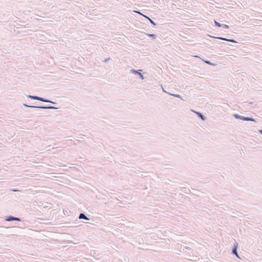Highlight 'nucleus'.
Here are the masks:
<instances>
[{"instance_id":"f03ea898","label":"nucleus","mask_w":262,"mask_h":262,"mask_svg":"<svg viewBox=\"0 0 262 262\" xmlns=\"http://www.w3.org/2000/svg\"><path fill=\"white\" fill-rule=\"evenodd\" d=\"M233 116H234V117L235 119H240V120H242L243 121H247L256 122L255 119L252 117L242 116L237 114H234Z\"/></svg>"},{"instance_id":"f8f14e48","label":"nucleus","mask_w":262,"mask_h":262,"mask_svg":"<svg viewBox=\"0 0 262 262\" xmlns=\"http://www.w3.org/2000/svg\"><path fill=\"white\" fill-rule=\"evenodd\" d=\"M214 23H215V26L217 27H221V23H219L218 21H216V20H214Z\"/></svg>"},{"instance_id":"2eb2a0df","label":"nucleus","mask_w":262,"mask_h":262,"mask_svg":"<svg viewBox=\"0 0 262 262\" xmlns=\"http://www.w3.org/2000/svg\"><path fill=\"white\" fill-rule=\"evenodd\" d=\"M221 25H222L221 26L222 27H223V28H224L225 29H229V26H228L227 25L222 24Z\"/></svg>"},{"instance_id":"6ab92c4d","label":"nucleus","mask_w":262,"mask_h":262,"mask_svg":"<svg viewBox=\"0 0 262 262\" xmlns=\"http://www.w3.org/2000/svg\"><path fill=\"white\" fill-rule=\"evenodd\" d=\"M205 62L209 65L212 64V63L210 61L206 60V61H205Z\"/></svg>"},{"instance_id":"6e6552de","label":"nucleus","mask_w":262,"mask_h":262,"mask_svg":"<svg viewBox=\"0 0 262 262\" xmlns=\"http://www.w3.org/2000/svg\"><path fill=\"white\" fill-rule=\"evenodd\" d=\"M79 219H83L85 220H89L90 219L85 215V214L84 213H80L79 217Z\"/></svg>"},{"instance_id":"7ed1b4c3","label":"nucleus","mask_w":262,"mask_h":262,"mask_svg":"<svg viewBox=\"0 0 262 262\" xmlns=\"http://www.w3.org/2000/svg\"><path fill=\"white\" fill-rule=\"evenodd\" d=\"M27 97L31 99L39 100L45 102L49 101L48 99L37 96L28 95Z\"/></svg>"},{"instance_id":"ddd939ff","label":"nucleus","mask_w":262,"mask_h":262,"mask_svg":"<svg viewBox=\"0 0 262 262\" xmlns=\"http://www.w3.org/2000/svg\"><path fill=\"white\" fill-rule=\"evenodd\" d=\"M213 37L215 38V37ZM215 38H217V39H221V40H222L227 41L228 40L227 38H224V37H215Z\"/></svg>"},{"instance_id":"f3484780","label":"nucleus","mask_w":262,"mask_h":262,"mask_svg":"<svg viewBox=\"0 0 262 262\" xmlns=\"http://www.w3.org/2000/svg\"><path fill=\"white\" fill-rule=\"evenodd\" d=\"M171 95L175 97H177V98H181V96L179 95V94H170Z\"/></svg>"},{"instance_id":"bb28decb","label":"nucleus","mask_w":262,"mask_h":262,"mask_svg":"<svg viewBox=\"0 0 262 262\" xmlns=\"http://www.w3.org/2000/svg\"><path fill=\"white\" fill-rule=\"evenodd\" d=\"M63 212L64 214H65V213H64V209H63Z\"/></svg>"},{"instance_id":"a878e982","label":"nucleus","mask_w":262,"mask_h":262,"mask_svg":"<svg viewBox=\"0 0 262 262\" xmlns=\"http://www.w3.org/2000/svg\"><path fill=\"white\" fill-rule=\"evenodd\" d=\"M259 132L262 135V129L259 130Z\"/></svg>"},{"instance_id":"423d86ee","label":"nucleus","mask_w":262,"mask_h":262,"mask_svg":"<svg viewBox=\"0 0 262 262\" xmlns=\"http://www.w3.org/2000/svg\"><path fill=\"white\" fill-rule=\"evenodd\" d=\"M237 247H238V244H237V243L236 242L234 244L233 247L232 248V253L233 255H236V256L237 257L239 258L238 254L237 253Z\"/></svg>"},{"instance_id":"1a4fd4ad","label":"nucleus","mask_w":262,"mask_h":262,"mask_svg":"<svg viewBox=\"0 0 262 262\" xmlns=\"http://www.w3.org/2000/svg\"><path fill=\"white\" fill-rule=\"evenodd\" d=\"M198 116L201 118L202 120L204 121L206 120V117L201 113L200 112H196Z\"/></svg>"},{"instance_id":"0eeeda50","label":"nucleus","mask_w":262,"mask_h":262,"mask_svg":"<svg viewBox=\"0 0 262 262\" xmlns=\"http://www.w3.org/2000/svg\"><path fill=\"white\" fill-rule=\"evenodd\" d=\"M40 108L44 110H54L57 108L53 106H41L40 107Z\"/></svg>"},{"instance_id":"aec40b11","label":"nucleus","mask_w":262,"mask_h":262,"mask_svg":"<svg viewBox=\"0 0 262 262\" xmlns=\"http://www.w3.org/2000/svg\"><path fill=\"white\" fill-rule=\"evenodd\" d=\"M48 101H46V102H49V103H52V104H55V102H53V101H51L50 100L48 99Z\"/></svg>"},{"instance_id":"f257e3e1","label":"nucleus","mask_w":262,"mask_h":262,"mask_svg":"<svg viewBox=\"0 0 262 262\" xmlns=\"http://www.w3.org/2000/svg\"><path fill=\"white\" fill-rule=\"evenodd\" d=\"M67 217V228L72 227H77L76 222L78 221V218L76 217V214H72L71 216L68 215Z\"/></svg>"},{"instance_id":"4be33fe9","label":"nucleus","mask_w":262,"mask_h":262,"mask_svg":"<svg viewBox=\"0 0 262 262\" xmlns=\"http://www.w3.org/2000/svg\"><path fill=\"white\" fill-rule=\"evenodd\" d=\"M12 191H14V192H16V191H18L19 190L16 189H12L11 190Z\"/></svg>"},{"instance_id":"412c9836","label":"nucleus","mask_w":262,"mask_h":262,"mask_svg":"<svg viewBox=\"0 0 262 262\" xmlns=\"http://www.w3.org/2000/svg\"><path fill=\"white\" fill-rule=\"evenodd\" d=\"M66 243H67V247L68 246L67 245V244H69V243H72V242L71 241H69V240H67V239Z\"/></svg>"},{"instance_id":"393cba45","label":"nucleus","mask_w":262,"mask_h":262,"mask_svg":"<svg viewBox=\"0 0 262 262\" xmlns=\"http://www.w3.org/2000/svg\"><path fill=\"white\" fill-rule=\"evenodd\" d=\"M145 17L147 18L149 20V19H150L149 17L146 16V15H143Z\"/></svg>"},{"instance_id":"4468645a","label":"nucleus","mask_w":262,"mask_h":262,"mask_svg":"<svg viewBox=\"0 0 262 262\" xmlns=\"http://www.w3.org/2000/svg\"><path fill=\"white\" fill-rule=\"evenodd\" d=\"M41 106H35V105H29V106L28 107H30V108H40V107Z\"/></svg>"},{"instance_id":"9b49d317","label":"nucleus","mask_w":262,"mask_h":262,"mask_svg":"<svg viewBox=\"0 0 262 262\" xmlns=\"http://www.w3.org/2000/svg\"><path fill=\"white\" fill-rule=\"evenodd\" d=\"M73 137L72 136H67V145L70 146V144L69 143L68 141H72Z\"/></svg>"},{"instance_id":"dca6fc26","label":"nucleus","mask_w":262,"mask_h":262,"mask_svg":"<svg viewBox=\"0 0 262 262\" xmlns=\"http://www.w3.org/2000/svg\"><path fill=\"white\" fill-rule=\"evenodd\" d=\"M227 41L231 42H234V43H237V41H235L234 39H228Z\"/></svg>"},{"instance_id":"b1692460","label":"nucleus","mask_w":262,"mask_h":262,"mask_svg":"<svg viewBox=\"0 0 262 262\" xmlns=\"http://www.w3.org/2000/svg\"><path fill=\"white\" fill-rule=\"evenodd\" d=\"M110 58H106V59L104 60V61L106 62H107L108 60H110Z\"/></svg>"},{"instance_id":"9d476101","label":"nucleus","mask_w":262,"mask_h":262,"mask_svg":"<svg viewBox=\"0 0 262 262\" xmlns=\"http://www.w3.org/2000/svg\"><path fill=\"white\" fill-rule=\"evenodd\" d=\"M146 35L148 37H152L153 39H155L157 37V35L155 34L146 33Z\"/></svg>"},{"instance_id":"5701e85b","label":"nucleus","mask_w":262,"mask_h":262,"mask_svg":"<svg viewBox=\"0 0 262 262\" xmlns=\"http://www.w3.org/2000/svg\"><path fill=\"white\" fill-rule=\"evenodd\" d=\"M23 105H24V106H25V107H28V106H29V105H28V104H26V103H24V104H23Z\"/></svg>"},{"instance_id":"39448f33","label":"nucleus","mask_w":262,"mask_h":262,"mask_svg":"<svg viewBox=\"0 0 262 262\" xmlns=\"http://www.w3.org/2000/svg\"><path fill=\"white\" fill-rule=\"evenodd\" d=\"M142 70H135V69H132L130 70V72L132 73H133L135 75H139L140 78L142 79H144V77L143 75L141 73Z\"/></svg>"},{"instance_id":"20e7f679","label":"nucleus","mask_w":262,"mask_h":262,"mask_svg":"<svg viewBox=\"0 0 262 262\" xmlns=\"http://www.w3.org/2000/svg\"><path fill=\"white\" fill-rule=\"evenodd\" d=\"M5 221L11 222V221H20L21 220L19 217H15L12 215H9L6 217L5 219Z\"/></svg>"},{"instance_id":"a211bd4d","label":"nucleus","mask_w":262,"mask_h":262,"mask_svg":"<svg viewBox=\"0 0 262 262\" xmlns=\"http://www.w3.org/2000/svg\"><path fill=\"white\" fill-rule=\"evenodd\" d=\"M149 20L150 21V23H151L152 25H153L154 26H156V25H157V24H156V23H155V22H154L152 19H149Z\"/></svg>"}]
</instances>
